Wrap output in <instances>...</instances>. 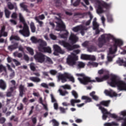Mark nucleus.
Listing matches in <instances>:
<instances>
[{
	"mask_svg": "<svg viewBox=\"0 0 126 126\" xmlns=\"http://www.w3.org/2000/svg\"><path fill=\"white\" fill-rule=\"evenodd\" d=\"M110 39H112L113 42H114L113 46V49L112 47L109 48V54L113 55L118 51V47L121 48L122 45H123L124 42L122 40L115 38L114 36L111 34H102L101 35L100 37H99L98 39V46L99 48H102L106 43L110 42Z\"/></svg>",
	"mask_w": 126,
	"mask_h": 126,
	"instance_id": "nucleus-1",
	"label": "nucleus"
},
{
	"mask_svg": "<svg viewBox=\"0 0 126 126\" xmlns=\"http://www.w3.org/2000/svg\"><path fill=\"white\" fill-rule=\"evenodd\" d=\"M108 83L111 87H117L119 91H126V83L117 75H113Z\"/></svg>",
	"mask_w": 126,
	"mask_h": 126,
	"instance_id": "nucleus-2",
	"label": "nucleus"
},
{
	"mask_svg": "<svg viewBox=\"0 0 126 126\" xmlns=\"http://www.w3.org/2000/svg\"><path fill=\"white\" fill-rule=\"evenodd\" d=\"M78 60V57L74 53H72L71 55H69L67 58V63L69 65H76L78 69L81 68H84L85 67V63L83 62L76 61Z\"/></svg>",
	"mask_w": 126,
	"mask_h": 126,
	"instance_id": "nucleus-3",
	"label": "nucleus"
},
{
	"mask_svg": "<svg viewBox=\"0 0 126 126\" xmlns=\"http://www.w3.org/2000/svg\"><path fill=\"white\" fill-rule=\"evenodd\" d=\"M57 77L58 80H62L63 83L66 82L67 81V79H69L71 82L74 83V78L70 74L67 72H65L63 74L59 73Z\"/></svg>",
	"mask_w": 126,
	"mask_h": 126,
	"instance_id": "nucleus-4",
	"label": "nucleus"
},
{
	"mask_svg": "<svg viewBox=\"0 0 126 126\" xmlns=\"http://www.w3.org/2000/svg\"><path fill=\"white\" fill-rule=\"evenodd\" d=\"M77 76H81L83 78H78V79L80 82L83 84L84 85H87L89 83H93V82H96L95 80H91V78L88 76H85L84 74H79L77 73L76 74Z\"/></svg>",
	"mask_w": 126,
	"mask_h": 126,
	"instance_id": "nucleus-5",
	"label": "nucleus"
},
{
	"mask_svg": "<svg viewBox=\"0 0 126 126\" xmlns=\"http://www.w3.org/2000/svg\"><path fill=\"white\" fill-rule=\"evenodd\" d=\"M95 1L98 2V4L97 5V13H103L104 12L103 8H106V9H108V8H110V4H108L105 2H100L99 0H94Z\"/></svg>",
	"mask_w": 126,
	"mask_h": 126,
	"instance_id": "nucleus-6",
	"label": "nucleus"
},
{
	"mask_svg": "<svg viewBox=\"0 0 126 126\" xmlns=\"http://www.w3.org/2000/svg\"><path fill=\"white\" fill-rule=\"evenodd\" d=\"M55 19L58 20V22H56V23L57 24L56 29V31H61V32H62V31H66L65 30V25H64L63 22V20H62V19L59 18L57 17H55Z\"/></svg>",
	"mask_w": 126,
	"mask_h": 126,
	"instance_id": "nucleus-7",
	"label": "nucleus"
},
{
	"mask_svg": "<svg viewBox=\"0 0 126 126\" xmlns=\"http://www.w3.org/2000/svg\"><path fill=\"white\" fill-rule=\"evenodd\" d=\"M47 46V42L43 41L42 43H39V46L38 47L39 51L40 52H44V53H48V54L52 53V49L50 47H46Z\"/></svg>",
	"mask_w": 126,
	"mask_h": 126,
	"instance_id": "nucleus-8",
	"label": "nucleus"
},
{
	"mask_svg": "<svg viewBox=\"0 0 126 126\" xmlns=\"http://www.w3.org/2000/svg\"><path fill=\"white\" fill-rule=\"evenodd\" d=\"M34 59L37 63H43L46 60V56L41 52H36L34 56Z\"/></svg>",
	"mask_w": 126,
	"mask_h": 126,
	"instance_id": "nucleus-9",
	"label": "nucleus"
},
{
	"mask_svg": "<svg viewBox=\"0 0 126 126\" xmlns=\"http://www.w3.org/2000/svg\"><path fill=\"white\" fill-rule=\"evenodd\" d=\"M19 32L20 34H21V35H23L24 37H29V36H30V31L29 30L28 25H24L23 29L20 30Z\"/></svg>",
	"mask_w": 126,
	"mask_h": 126,
	"instance_id": "nucleus-10",
	"label": "nucleus"
},
{
	"mask_svg": "<svg viewBox=\"0 0 126 126\" xmlns=\"http://www.w3.org/2000/svg\"><path fill=\"white\" fill-rule=\"evenodd\" d=\"M96 106L99 107V110L101 111L103 114L102 120L106 121V120H107V118H108V115H109L110 114V112H108L107 109L102 107V106H100V105H96Z\"/></svg>",
	"mask_w": 126,
	"mask_h": 126,
	"instance_id": "nucleus-11",
	"label": "nucleus"
},
{
	"mask_svg": "<svg viewBox=\"0 0 126 126\" xmlns=\"http://www.w3.org/2000/svg\"><path fill=\"white\" fill-rule=\"evenodd\" d=\"M53 49L54 50V55H55V56H57L58 54H61L62 55H63V54L65 53L64 50L62 49L61 47L58 45H54L53 46Z\"/></svg>",
	"mask_w": 126,
	"mask_h": 126,
	"instance_id": "nucleus-12",
	"label": "nucleus"
},
{
	"mask_svg": "<svg viewBox=\"0 0 126 126\" xmlns=\"http://www.w3.org/2000/svg\"><path fill=\"white\" fill-rule=\"evenodd\" d=\"M59 43L68 51H72V45L70 44L69 43L64 40H61L59 41Z\"/></svg>",
	"mask_w": 126,
	"mask_h": 126,
	"instance_id": "nucleus-13",
	"label": "nucleus"
},
{
	"mask_svg": "<svg viewBox=\"0 0 126 126\" xmlns=\"http://www.w3.org/2000/svg\"><path fill=\"white\" fill-rule=\"evenodd\" d=\"M70 103L67 102H63L62 105L65 106V107H68V106H72V107H75V103H80L81 100L80 99H72L70 100Z\"/></svg>",
	"mask_w": 126,
	"mask_h": 126,
	"instance_id": "nucleus-14",
	"label": "nucleus"
},
{
	"mask_svg": "<svg viewBox=\"0 0 126 126\" xmlns=\"http://www.w3.org/2000/svg\"><path fill=\"white\" fill-rule=\"evenodd\" d=\"M69 40L70 41L71 44H75L78 41V37L75 34L71 33L69 37Z\"/></svg>",
	"mask_w": 126,
	"mask_h": 126,
	"instance_id": "nucleus-15",
	"label": "nucleus"
},
{
	"mask_svg": "<svg viewBox=\"0 0 126 126\" xmlns=\"http://www.w3.org/2000/svg\"><path fill=\"white\" fill-rule=\"evenodd\" d=\"M19 90L20 92V96H21V97H23V95H24V93H25L26 91H27V88H25L24 86L20 85L19 87Z\"/></svg>",
	"mask_w": 126,
	"mask_h": 126,
	"instance_id": "nucleus-16",
	"label": "nucleus"
},
{
	"mask_svg": "<svg viewBox=\"0 0 126 126\" xmlns=\"http://www.w3.org/2000/svg\"><path fill=\"white\" fill-rule=\"evenodd\" d=\"M12 44L13 45H10L8 46V49L9 51H13V50H15L18 48V43L14 42V41H11Z\"/></svg>",
	"mask_w": 126,
	"mask_h": 126,
	"instance_id": "nucleus-17",
	"label": "nucleus"
},
{
	"mask_svg": "<svg viewBox=\"0 0 126 126\" xmlns=\"http://www.w3.org/2000/svg\"><path fill=\"white\" fill-rule=\"evenodd\" d=\"M31 40L32 42V43H33L34 44H36V43H40V44H42L43 42H44V40L41 39H37L35 36H32L31 38Z\"/></svg>",
	"mask_w": 126,
	"mask_h": 126,
	"instance_id": "nucleus-18",
	"label": "nucleus"
},
{
	"mask_svg": "<svg viewBox=\"0 0 126 126\" xmlns=\"http://www.w3.org/2000/svg\"><path fill=\"white\" fill-rule=\"evenodd\" d=\"M0 88L2 90L6 89V83L2 79H0Z\"/></svg>",
	"mask_w": 126,
	"mask_h": 126,
	"instance_id": "nucleus-19",
	"label": "nucleus"
},
{
	"mask_svg": "<svg viewBox=\"0 0 126 126\" xmlns=\"http://www.w3.org/2000/svg\"><path fill=\"white\" fill-rule=\"evenodd\" d=\"M110 103H111V100H103L100 102L99 104L97 105H102V106H104V107H109V105H110Z\"/></svg>",
	"mask_w": 126,
	"mask_h": 126,
	"instance_id": "nucleus-20",
	"label": "nucleus"
},
{
	"mask_svg": "<svg viewBox=\"0 0 126 126\" xmlns=\"http://www.w3.org/2000/svg\"><path fill=\"white\" fill-rule=\"evenodd\" d=\"M19 17L20 22H21L22 23H23L24 26L27 25V24L26 23V21H25V19H24V17L22 15V14H21V13H19Z\"/></svg>",
	"mask_w": 126,
	"mask_h": 126,
	"instance_id": "nucleus-21",
	"label": "nucleus"
},
{
	"mask_svg": "<svg viewBox=\"0 0 126 126\" xmlns=\"http://www.w3.org/2000/svg\"><path fill=\"white\" fill-rule=\"evenodd\" d=\"M84 29V27L82 25L77 26V27H74L72 29V31L74 32H78V31H80V30H82Z\"/></svg>",
	"mask_w": 126,
	"mask_h": 126,
	"instance_id": "nucleus-22",
	"label": "nucleus"
},
{
	"mask_svg": "<svg viewBox=\"0 0 126 126\" xmlns=\"http://www.w3.org/2000/svg\"><path fill=\"white\" fill-rule=\"evenodd\" d=\"M117 63L119 65H124V66H125V67H126V62H125L124 61V59H121V58H119L118 60L117 61Z\"/></svg>",
	"mask_w": 126,
	"mask_h": 126,
	"instance_id": "nucleus-23",
	"label": "nucleus"
},
{
	"mask_svg": "<svg viewBox=\"0 0 126 126\" xmlns=\"http://www.w3.org/2000/svg\"><path fill=\"white\" fill-rule=\"evenodd\" d=\"M65 33L59 34L60 38H62V39H67V37L69 33L67 30L65 31Z\"/></svg>",
	"mask_w": 126,
	"mask_h": 126,
	"instance_id": "nucleus-24",
	"label": "nucleus"
},
{
	"mask_svg": "<svg viewBox=\"0 0 126 126\" xmlns=\"http://www.w3.org/2000/svg\"><path fill=\"white\" fill-rule=\"evenodd\" d=\"M82 100H86L85 103H90V102H92V99L91 98L86 96L83 95L81 98Z\"/></svg>",
	"mask_w": 126,
	"mask_h": 126,
	"instance_id": "nucleus-25",
	"label": "nucleus"
},
{
	"mask_svg": "<svg viewBox=\"0 0 126 126\" xmlns=\"http://www.w3.org/2000/svg\"><path fill=\"white\" fill-rule=\"evenodd\" d=\"M30 80L33 82H41V79L37 77H30Z\"/></svg>",
	"mask_w": 126,
	"mask_h": 126,
	"instance_id": "nucleus-26",
	"label": "nucleus"
},
{
	"mask_svg": "<svg viewBox=\"0 0 126 126\" xmlns=\"http://www.w3.org/2000/svg\"><path fill=\"white\" fill-rule=\"evenodd\" d=\"M54 3L55 6L58 8H61L62 7V5H63V3L61 1V0H54Z\"/></svg>",
	"mask_w": 126,
	"mask_h": 126,
	"instance_id": "nucleus-27",
	"label": "nucleus"
},
{
	"mask_svg": "<svg viewBox=\"0 0 126 126\" xmlns=\"http://www.w3.org/2000/svg\"><path fill=\"white\" fill-rule=\"evenodd\" d=\"M12 40H16V41H21L23 42V40L20 39V37L18 35H12L10 37V41H12Z\"/></svg>",
	"mask_w": 126,
	"mask_h": 126,
	"instance_id": "nucleus-28",
	"label": "nucleus"
},
{
	"mask_svg": "<svg viewBox=\"0 0 126 126\" xmlns=\"http://www.w3.org/2000/svg\"><path fill=\"white\" fill-rule=\"evenodd\" d=\"M20 6H21V7H22V8H23L24 11H26L27 12L30 13V11L29 10V9H28L27 8L28 7V6L27 5L24 4V3H21L20 4Z\"/></svg>",
	"mask_w": 126,
	"mask_h": 126,
	"instance_id": "nucleus-29",
	"label": "nucleus"
},
{
	"mask_svg": "<svg viewBox=\"0 0 126 126\" xmlns=\"http://www.w3.org/2000/svg\"><path fill=\"white\" fill-rule=\"evenodd\" d=\"M104 93L106 95H108V96H110V97L117 96V94H116L115 93H113V94H112V91H108V90H107L104 91Z\"/></svg>",
	"mask_w": 126,
	"mask_h": 126,
	"instance_id": "nucleus-30",
	"label": "nucleus"
},
{
	"mask_svg": "<svg viewBox=\"0 0 126 126\" xmlns=\"http://www.w3.org/2000/svg\"><path fill=\"white\" fill-rule=\"evenodd\" d=\"M30 27L32 32L35 33V32H36V27H35V24H34V23H31Z\"/></svg>",
	"mask_w": 126,
	"mask_h": 126,
	"instance_id": "nucleus-31",
	"label": "nucleus"
},
{
	"mask_svg": "<svg viewBox=\"0 0 126 126\" xmlns=\"http://www.w3.org/2000/svg\"><path fill=\"white\" fill-rule=\"evenodd\" d=\"M104 126H119V124L115 122H112L111 123H105Z\"/></svg>",
	"mask_w": 126,
	"mask_h": 126,
	"instance_id": "nucleus-32",
	"label": "nucleus"
},
{
	"mask_svg": "<svg viewBox=\"0 0 126 126\" xmlns=\"http://www.w3.org/2000/svg\"><path fill=\"white\" fill-rule=\"evenodd\" d=\"M4 12H5V16L6 18H9L10 16V14L11 13L10 11L8 10V9H5Z\"/></svg>",
	"mask_w": 126,
	"mask_h": 126,
	"instance_id": "nucleus-33",
	"label": "nucleus"
},
{
	"mask_svg": "<svg viewBox=\"0 0 126 126\" xmlns=\"http://www.w3.org/2000/svg\"><path fill=\"white\" fill-rule=\"evenodd\" d=\"M95 50L96 47L93 45L88 48V52H89V53H92V52H94V51H95Z\"/></svg>",
	"mask_w": 126,
	"mask_h": 126,
	"instance_id": "nucleus-34",
	"label": "nucleus"
},
{
	"mask_svg": "<svg viewBox=\"0 0 126 126\" xmlns=\"http://www.w3.org/2000/svg\"><path fill=\"white\" fill-rule=\"evenodd\" d=\"M27 50L29 52V54L31 55V56H33L34 55V50L31 47H27Z\"/></svg>",
	"mask_w": 126,
	"mask_h": 126,
	"instance_id": "nucleus-35",
	"label": "nucleus"
},
{
	"mask_svg": "<svg viewBox=\"0 0 126 126\" xmlns=\"http://www.w3.org/2000/svg\"><path fill=\"white\" fill-rule=\"evenodd\" d=\"M59 92L62 96H65L66 94H68V92L66 91H63V90H59Z\"/></svg>",
	"mask_w": 126,
	"mask_h": 126,
	"instance_id": "nucleus-36",
	"label": "nucleus"
},
{
	"mask_svg": "<svg viewBox=\"0 0 126 126\" xmlns=\"http://www.w3.org/2000/svg\"><path fill=\"white\" fill-rule=\"evenodd\" d=\"M2 71H4V72H6V67L3 66L2 64H0V72H2Z\"/></svg>",
	"mask_w": 126,
	"mask_h": 126,
	"instance_id": "nucleus-37",
	"label": "nucleus"
},
{
	"mask_svg": "<svg viewBox=\"0 0 126 126\" xmlns=\"http://www.w3.org/2000/svg\"><path fill=\"white\" fill-rule=\"evenodd\" d=\"M83 27H84V29L80 30L81 31L80 33L81 35H82V36H84V34H85V32H84V30L85 31H86L88 30V28H87L86 27L83 26Z\"/></svg>",
	"mask_w": 126,
	"mask_h": 126,
	"instance_id": "nucleus-38",
	"label": "nucleus"
},
{
	"mask_svg": "<svg viewBox=\"0 0 126 126\" xmlns=\"http://www.w3.org/2000/svg\"><path fill=\"white\" fill-rule=\"evenodd\" d=\"M72 95H73L75 98L74 100H76L77 98H78V94L75 92V91H72Z\"/></svg>",
	"mask_w": 126,
	"mask_h": 126,
	"instance_id": "nucleus-39",
	"label": "nucleus"
},
{
	"mask_svg": "<svg viewBox=\"0 0 126 126\" xmlns=\"http://www.w3.org/2000/svg\"><path fill=\"white\" fill-rule=\"evenodd\" d=\"M93 24L94 26V30L98 29V27H99V25H98L96 21H94L93 22Z\"/></svg>",
	"mask_w": 126,
	"mask_h": 126,
	"instance_id": "nucleus-40",
	"label": "nucleus"
},
{
	"mask_svg": "<svg viewBox=\"0 0 126 126\" xmlns=\"http://www.w3.org/2000/svg\"><path fill=\"white\" fill-rule=\"evenodd\" d=\"M89 58V55H87L86 54H82L81 55V59L82 60H88Z\"/></svg>",
	"mask_w": 126,
	"mask_h": 126,
	"instance_id": "nucleus-41",
	"label": "nucleus"
},
{
	"mask_svg": "<svg viewBox=\"0 0 126 126\" xmlns=\"http://www.w3.org/2000/svg\"><path fill=\"white\" fill-rule=\"evenodd\" d=\"M30 68L32 71H35V70H36V67H35V64L33 63H31L30 64Z\"/></svg>",
	"mask_w": 126,
	"mask_h": 126,
	"instance_id": "nucleus-42",
	"label": "nucleus"
},
{
	"mask_svg": "<svg viewBox=\"0 0 126 126\" xmlns=\"http://www.w3.org/2000/svg\"><path fill=\"white\" fill-rule=\"evenodd\" d=\"M89 65H93V66L97 67L98 66V64L96 63L93 62H90L88 63Z\"/></svg>",
	"mask_w": 126,
	"mask_h": 126,
	"instance_id": "nucleus-43",
	"label": "nucleus"
},
{
	"mask_svg": "<svg viewBox=\"0 0 126 126\" xmlns=\"http://www.w3.org/2000/svg\"><path fill=\"white\" fill-rule=\"evenodd\" d=\"M102 78L103 81H104V80H107V79H109V78H110V75H109V74L104 75L103 76Z\"/></svg>",
	"mask_w": 126,
	"mask_h": 126,
	"instance_id": "nucleus-44",
	"label": "nucleus"
},
{
	"mask_svg": "<svg viewBox=\"0 0 126 126\" xmlns=\"http://www.w3.org/2000/svg\"><path fill=\"white\" fill-rule=\"evenodd\" d=\"M81 0H76L73 3V6H78L79 5V4L80 3Z\"/></svg>",
	"mask_w": 126,
	"mask_h": 126,
	"instance_id": "nucleus-45",
	"label": "nucleus"
},
{
	"mask_svg": "<svg viewBox=\"0 0 126 126\" xmlns=\"http://www.w3.org/2000/svg\"><path fill=\"white\" fill-rule=\"evenodd\" d=\"M40 86H41V87H43V88H47V89H49V86L46 83H41L40 84Z\"/></svg>",
	"mask_w": 126,
	"mask_h": 126,
	"instance_id": "nucleus-46",
	"label": "nucleus"
},
{
	"mask_svg": "<svg viewBox=\"0 0 126 126\" xmlns=\"http://www.w3.org/2000/svg\"><path fill=\"white\" fill-rule=\"evenodd\" d=\"M54 126H60V124L56 120L53 119L52 121Z\"/></svg>",
	"mask_w": 126,
	"mask_h": 126,
	"instance_id": "nucleus-47",
	"label": "nucleus"
},
{
	"mask_svg": "<svg viewBox=\"0 0 126 126\" xmlns=\"http://www.w3.org/2000/svg\"><path fill=\"white\" fill-rule=\"evenodd\" d=\"M50 73L51 75H56L57 73H58V71L56 70H51L50 71Z\"/></svg>",
	"mask_w": 126,
	"mask_h": 126,
	"instance_id": "nucleus-48",
	"label": "nucleus"
},
{
	"mask_svg": "<svg viewBox=\"0 0 126 126\" xmlns=\"http://www.w3.org/2000/svg\"><path fill=\"white\" fill-rule=\"evenodd\" d=\"M62 87L63 89H68L69 90H70V89H71V87H70V86L68 85H64L63 86H62Z\"/></svg>",
	"mask_w": 126,
	"mask_h": 126,
	"instance_id": "nucleus-49",
	"label": "nucleus"
},
{
	"mask_svg": "<svg viewBox=\"0 0 126 126\" xmlns=\"http://www.w3.org/2000/svg\"><path fill=\"white\" fill-rule=\"evenodd\" d=\"M11 73L9 75V77L11 79H12L14 76H15V72H14V70L11 71Z\"/></svg>",
	"mask_w": 126,
	"mask_h": 126,
	"instance_id": "nucleus-50",
	"label": "nucleus"
},
{
	"mask_svg": "<svg viewBox=\"0 0 126 126\" xmlns=\"http://www.w3.org/2000/svg\"><path fill=\"white\" fill-rule=\"evenodd\" d=\"M49 36L52 40H57V36L53 33H50Z\"/></svg>",
	"mask_w": 126,
	"mask_h": 126,
	"instance_id": "nucleus-51",
	"label": "nucleus"
},
{
	"mask_svg": "<svg viewBox=\"0 0 126 126\" xmlns=\"http://www.w3.org/2000/svg\"><path fill=\"white\" fill-rule=\"evenodd\" d=\"M11 17L13 19H16V18H17V13H16V12H13L12 14Z\"/></svg>",
	"mask_w": 126,
	"mask_h": 126,
	"instance_id": "nucleus-52",
	"label": "nucleus"
},
{
	"mask_svg": "<svg viewBox=\"0 0 126 126\" xmlns=\"http://www.w3.org/2000/svg\"><path fill=\"white\" fill-rule=\"evenodd\" d=\"M89 61H96V58L94 56H91V55H89V58L88 59Z\"/></svg>",
	"mask_w": 126,
	"mask_h": 126,
	"instance_id": "nucleus-53",
	"label": "nucleus"
},
{
	"mask_svg": "<svg viewBox=\"0 0 126 126\" xmlns=\"http://www.w3.org/2000/svg\"><path fill=\"white\" fill-rule=\"evenodd\" d=\"M6 120L4 117H1L0 118V124H4Z\"/></svg>",
	"mask_w": 126,
	"mask_h": 126,
	"instance_id": "nucleus-54",
	"label": "nucleus"
},
{
	"mask_svg": "<svg viewBox=\"0 0 126 126\" xmlns=\"http://www.w3.org/2000/svg\"><path fill=\"white\" fill-rule=\"evenodd\" d=\"M60 110L61 113H62L63 114H64L65 113V110H67V108L64 109V108L61 107H60Z\"/></svg>",
	"mask_w": 126,
	"mask_h": 126,
	"instance_id": "nucleus-55",
	"label": "nucleus"
},
{
	"mask_svg": "<svg viewBox=\"0 0 126 126\" xmlns=\"http://www.w3.org/2000/svg\"><path fill=\"white\" fill-rule=\"evenodd\" d=\"M88 41H85L82 43V46L83 47H84V48H87V47H88Z\"/></svg>",
	"mask_w": 126,
	"mask_h": 126,
	"instance_id": "nucleus-56",
	"label": "nucleus"
},
{
	"mask_svg": "<svg viewBox=\"0 0 126 126\" xmlns=\"http://www.w3.org/2000/svg\"><path fill=\"white\" fill-rule=\"evenodd\" d=\"M24 59L25 61H26V62H29L30 58L29 57H28V55H24Z\"/></svg>",
	"mask_w": 126,
	"mask_h": 126,
	"instance_id": "nucleus-57",
	"label": "nucleus"
},
{
	"mask_svg": "<svg viewBox=\"0 0 126 126\" xmlns=\"http://www.w3.org/2000/svg\"><path fill=\"white\" fill-rule=\"evenodd\" d=\"M17 109L19 111H22V110H23V104L22 103H20V106L17 107Z\"/></svg>",
	"mask_w": 126,
	"mask_h": 126,
	"instance_id": "nucleus-58",
	"label": "nucleus"
},
{
	"mask_svg": "<svg viewBox=\"0 0 126 126\" xmlns=\"http://www.w3.org/2000/svg\"><path fill=\"white\" fill-rule=\"evenodd\" d=\"M13 62L15 63V64H16V65L17 66L20 65V63H19V62H18L16 59H13Z\"/></svg>",
	"mask_w": 126,
	"mask_h": 126,
	"instance_id": "nucleus-59",
	"label": "nucleus"
},
{
	"mask_svg": "<svg viewBox=\"0 0 126 126\" xmlns=\"http://www.w3.org/2000/svg\"><path fill=\"white\" fill-rule=\"evenodd\" d=\"M80 46H79V45H77V44H75L74 45H72V50H74V49H78V48H80Z\"/></svg>",
	"mask_w": 126,
	"mask_h": 126,
	"instance_id": "nucleus-60",
	"label": "nucleus"
},
{
	"mask_svg": "<svg viewBox=\"0 0 126 126\" xmlns=\"http://www.w3.org/2000/svg\"><path fill=\"white\" fill-rule=\"evenodd\" d=\"M5 31V26H3L1 27V30H0V33H3Z\"/></svg>",
	"mask_w": 126,
	"mask_h": 126,
	"instance_id": "nucleus-61",
	"label": "nucleus"
},
{
	"mask_svg": "<svg viewBox=\"0 0 126 126\" xmlns=\"http://www.w3.org/2000/svg\"><path fill=\"white\" fill-rule=\"evenodd\" d=\"M107 60L108 62H113V56L110 55L108 56Z\"/></svg>",
	"mask_w": 126,
	"mask_h": 126,
	"instance_id": "nucleus-62",
	"label": "nucleus"
},
{
	"mask_svg": "<svg viewBox=\"0 0 126 126\" xmlns=\"http://www.w3.org/2000/svg\"><path fill=\"white\" fill-rule=\"evenodd\" d=\"M95 79H96V81H97V82H103V79L102 78L96 77Z\"/></svg>",
	"mask_w": 126,
	"mask_h": 126,
	"instance_id": "nucleus-63",
	"label": "nucleus"
},
{
	"mask_svg": "<svg viewBox=\"0 0 126 126\" xmlns=\"http://www.w3.org/2000/svg\"><path fill=\"white\" fill-rule=\"evenodd\" d=\"M121 116H123V117H126V111L124 110L121 112Z\"/></svg>",
	"mask_w": 126,
	"mask_h": 126,
	"instance_id": "nucleus-64",
	"label": "nucleus"
}]
</instances>
